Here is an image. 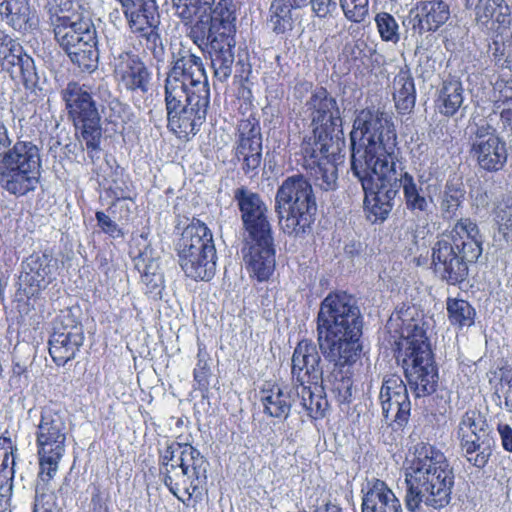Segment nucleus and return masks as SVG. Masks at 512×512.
Masks as SVG:
<instances>
[{
  "label": "nucleus",
  "mask_w": 512,
  "mask_h": 512,
  "mask_svg": "<svg viewBox=\"0 0 512 512\" xmlns=\"http://www.w3.org/2000/svg\"><path fill=\"white\" fill-rule=\"evenodd\" d=\"M351 170L361 183L363 210L368 221L383 223L394 207L400 184L397 181V133L385 112L360 110L350 133Z\"/></svg>",
  "instance_id": "nucleus-1"
},
{
  "label": "nucleus",
  "mask_w": 512,
  "mask_h": 512,
  "mask_svg": "<svg viewBox=\"0 0 512 512\" xmlns=\"http://www.w3.org/2000/svg\"><path fill=\"white\" fill-rule=\"evenodd\" d=\"M316 324L320 349L333 364L328 375L331 391L339 404H350L363 327L353 296L344 291L330 292L320 303Z\"/></svg>",
  "instance_id": "nucleus-2"
},
{
  "label": "nucleus",
  "mask_w": 512,
  "mask_h": 512,
  "mask_svg": "<svg viewBox=\"0 0 512 512\" xmlns=\"http://www.w3.org/2000/svg\"><path fill=\"white\" fill-rule=\"evenodd\" d=\"M176 14L190 25L189 37L208 53L214 81L225 82L234 63L235 11L228 0H172Z\"/></svg>",
  "instance_id": "nucleus-3"
},
{
  "label": "nucleus",
  "mask_w": 512,
  "mask_h": 512,
  "mask_svg": "<svg viewBox=\"0 0 512 512\" xmlns=\"http://www.w3.org/2000/svg\"><path fill=\"white\" fill-rule=\"evenodd\" d=\"M312 133L301 144L302 165L314 184L324 191L337 187V153L330 151L333 134L341 126L336 99L325 87H317L305 103Z\"/></svg>",
  "instance_id": "nucleus-4"
},
{
  "label": "nucleus",
  "mask_w": 512,
  "mask_h": 512,
  "mask_svg": "<svg viewBox=\"0 0 512 512\" xmlns=\"http://www.w3.org/2000/svg\"><path fill=\"white\" fill-rule=\"evenodd\" d=\"M428 331L424 315L416 309L413 312L408 309L394 342V357L416 397L431 395L438 386V365Z\"/></svg>",
  "instance_id": "nucleus-5"
},
{
  "label": "nucleus",
  "mask_w": 512,
  "mask_h": 512,
  "mask_svg": "<svg viewBox=\"0 0 512 512\" xmlns=\"http://www.w3.org/2000/svg\"><path fill=\"white\" fill-rule=\"evenodd\" d=\"M245 233L244 261L251 280L268 282L276 269V247L269 209L261 196L240 187L234 192Z\"/></svg>",
  "instance_id": "nucleus-6"
},
{
  "label": "nucleus",
  "mask_w": 512,
  "mask_h": 512,
  "mask_svg": "<svg viewBox=\"0 0 512 512\" xmlns=\"http://www.w3.org/2000/svg\"><path fill=\"white\" fill-rule=\"evenodd\" d=\"M405 470L410 512H420L422 504L441 509L450 503L454 475L441 450H409Z\"/></svg>",
  "instance_id": "nucleus-7"
},
{
  "label": "nucleus",
  "mask_w": 512,
  "mask_h": 512,
  "mask_svg": "<svg viewBox=\"0 0 512 512\" xmlns=\"http://www.w3.org/2000/svg\"><path fill=\"white\" fill-rule=\"evenodd\" d=\"M225 110L236 120L233 159L240 164L245 175L254 177L262 163L263 134L260 114L247 77L234 82L232 93L225 101Z\"/></svg>",
  "instance_id": "nucleus-8"
},
{
  "label": "nucleus",
  "mask_w": 512,
  "mask_h": 512,
  "mask_svg": "<svg viewBox=\"0 0 512 512\" xmlns=\"http://www.w3.org/2000/svg\"><path fill=\"white\" fill-rule=\"evenodd\" d=\"M482 252L477 224L470 218H460L432 247L431 265L443 281L456 286L467 279L469 266Z\"/></svg>",
  "instance_id": "nucleus-9"
},
{
  "label": "nucleus",
  "mask_w": 512,
  "mask_h": 512,
  "mask_svg": "<svg viewBox=\"0 0 512 512\" xmlns=\"http://www.w3.org/2000/svg\"><path fill=\"white\" fill-rule=\"evenodd\" d=\"M274 208L285 235L305 238L312 231L317 215V201L309 180L301 174L287 177L277 189Z\"/></svg>",
  "instance_id": "nucleus-10"
},
{
  "label": "nucleus",
  "mask_w": 512,
  "mask_h": 512,
  "mask_svg": "<svg viewBox=\"0 0 512 512\" xmlns=\"http://www.w3.org/2000/svg\"><path fill=\"white\" fill-rule=\"evenodd\" d=\"M41 173L40 149L31 141H16L0 159V185L17 198L37 190Z\"/></svg>",
  "instance_id": "nucleus-11"
},
{
  "label": "nucleus",
  "mask_w": 512,
  "mask_h": 512,
  "mask_svg": "<svg viewBox=\"0 0 512 512\" xmlns=\"http://www.w3.org/2000/svg\"><path fill=\"white\" fill-rule=\"evenodd\" d=\"M179 265L187 277L209 281L216 271V248L210 228L193 218L183 229L178 242Z\"/></svg>",
  "instance_id": "nucleus-12"
},
{
  "label": "nucleus",
  "mask_w": 512,
  "mask_h": 512,
  "mask_svg": "<svg viewBox=\"0 0 512 512\" xmlns=\"http://www.w3.org/2000/svg\"><path fill=\"white\" fill-rule=\"evenodd\" d=\"M54 35L68 57L83 71L97 67V32L90 18L80 13L59 16L54 20Z\"/></svg>",
  "instance_id": "nucleus-13"
},
{
  "label": "nucleus",
  "mask_w": 512,
  "mask_h": 512,
  "mask_svg": "<svg viewBox=\"0 0 512 512\" xmlns=\"http://www.w3.org/2000/svg\"><path fill=\"white\" fill-rule=\"evenodd\" d=\"M62 99L78 138L88 153L100 150L102 139L101 115L89 85L77 81L67 83Z\"/></svg>",
  "instance_id": "nucleus-14"
},
{
  "label": "nucleus",
  "mask_w": 512,
  "mask_h": 512,
  "mask_svg": "<svg viewBox=\"0 0 512 512\" xmlns=\"http://www.w3.org/2000/svg\"><path fill=\"white\" fill-rule=\"evenodd\" d=\"M197 90L210 95L203 61L192 53L183 55L174 62L164 81L165 110L197 99Z\"/></svg>",
  "instance_id": "nucleus-15"
},
{
  "label": "nucleus",
  "mask_w": 512,
  "mask_h": 512,
  "mask_svg": "<svg viewBox=\"0 0 512 512\" xmlns=\"http://www.w3.org/2000/svg\"><path fill=\"white\" fill-rule=\"evenodd\" d=\"M126 19L128 29L134 34L144 52L161 60L165 49L158 32L159 7L156 0H116Z\"/></svg>",
  "instance_id": "nucleus-16"
},
{
  "label": "nucleus",
  "mask_w": 512,
  "mask_h": 512,
  "mask_svg": "<svg viewBox=\"0 0 512 512\" xmlns=\"http://www.w3.org/2000/svg\"><path fill=\"white\" fill-rule=\"evenodd\" d=\"M382 414L393 429H402L411 414V402L407 386L397 374L388 375L381 386L379 395Z\"/></svg>",
  "instance_id": "nucleus-17"
},
{
  "label": "nucleus",
  "mask_w": 512,
  "mask_h": 512,
  "mask_svg": "<svg viewBox=\"0 0 512 512\" xmlns=\"http://www.w3.org/2000/svg\"><path fill=\"white\" fill-rule=\"evenodd\" d=\"M111 68L115 82L126 91L141 94L149 91L152 72L138 54L131 50L118 53Z\"/></svg>",
  "instance_id": "nucleus-18"
},
{
  "label": "nucleus",
  "mask_w": 512,
  "mask_h": 512,
  "mask_svg": "<svg viewBox=\"0 0 512 512\" xmlns=\"http://www.w3.org/2000/svg\"><path fill=\"white\" fill-rule=\"evenodd\" d=\"M197 93L200 94L197 99L166 111L167 128L179 139L188 140L195 136L206 120L210 95L202 94L199 90Z\"/></svg>",
  "instance_id": "nucleus-19"
},
{
  "label": "nucleus",
  "mask_w": 512,
  "mask_h": 512,
  "mask_svg": "<svg viewBox=\"0 0 512 512\" xmlns=\"http://www.w3.org/2000/svg\"><path fill=\"white\" fill-rule=\"evenodd\" d=\"M490 127H479L471 144L470 155L480 169L495 173L501 171L508 160L506 142Z\"/></svg>",
  "instance_id": "nucleus-20"
},
{
  "label": "nucleus",
  "mask_w": 512,
  "mask_h": 512,
  "mask_svg": "<svg viewBox=\"0 0 512 512\" xmlns=\"http://www.w3.org/2000/svg\"><path fill=\"white\" fill-rule=\"evenodd\" d=\"M291 379L293 385L323 381L321 356L313 340L302 339L294 348L291 358Z\"/></svg>",
  "instance_id": "nucleus-21"
},
{
  "label": "nucleus",
  "mask_w": 512,
  "mask_h": 512,
  "mask_svg": "<svg viewBox=\"0 0 512 512\" xmlns=\"http://www.w3.org/2000/svg\"><path fill=\"white\" fill-rule=\"evenodd\" d=\"M450 16V6L444 0H420L410 10L412 30L419 36L435 33Z\"/></svg>",
  "instance_id": "nucleus-22"
},
{
  "label": "nucleus",
  "mask_w": 512,
  "mask_h": 512,
  "mask_svg": "<svg viewBox=\"0 0 512 512\" xmlns=\"http://www.w3.org/2000/svg\"><path fill=\"white\" fill-rule=\"evenodd\" d=\"M84 342L82 327L78 324L56 323L49 339V354L57 366H64L75 358Z\"/></svg>",
  "instance_id": "nucleus-23"
},
{
  "label": "nucleus",
  "mask_w": 512,
  "mask_h": 512,
  "mask_svg": "<svg viewBox=\"0 0 512 512\" xmlns=\"http://www.w3.org/2000/svg\"><path fill=\"white\" fill-rule=\"evenodd\" d=\"M458 436L463 448H492L495 438L485 416L477 409L467 410L459 423Z\"/></svg>",
  "instance_id": "nucleus-24"
},
{
  "label": "nucleus",
  "mask_w": 512,
  "mask_h": 512,
  "mask_svg": "<svg viewBox=\"0 0 512 512\" xmlns=\"http://www.w3.org/2000/svg\"><path fill=\"white\" fill-rule=\"evenodd\" d=\"M476 21L492 30L493 41L498 43V37L507 32L511 25V12L505 0H476L473 4Z\"/></svg>",
  "instance_id": "nucleus-25"
},
{
  "label": "nucleus",
  "mask_w": 512,
  "mask_h": 512,
  "mask_svg": "<svg viewBox=\"0 0 512 512\" xmlns=\"http://www.w3.org/2000/svg\"><path fill=\"white\" fill-rule=\"evenodd\" d=\"M170 465L171 470L168 468L169 464L166 463L164 484L178 500L185 503L198 490L200 478H195L193 472L190 471L187 454L179 457V463Z\"/></svg>",
  "instance_id": "nucleus-26"
},
{
  "label": "nucleus",
  "mask_w": 512,
  "mask_h": 512,
  "mask_svg": "<svg viewBox=\"0 0 512 512\" xmlns=\"http://www.w3.org/2000/svg\"><path fill=\"white\" fill-rule=\"evenodd\" d=\"M67 428L65 420L60 415L58 405L51 403L41 412V420L37 433L38 447L55 446L61 448L65 445Z\"/></svg>",
  "instance_id": "nucleus-27"
},
{
  "label": "nucleus",
  "mask_w": 512,
  "mask_h": 512,
  "mask_svg": "<svg viewBox=\"0 0 512 512\" xmlns=\"http://www.w3.org/2000/svg\"><path fill=\"white\" fill-rule=\"evenodd\" d=\"M263 413L271 418L283 421L290 414L293 404L292 391L276 381H266L259 391Z\"/></svg>",
  "instance_id": "nucleus-28"
},
{
  "label": "nucleus",
  "mask_w": 512,
  "mask_h": 512,
  "mask_svg": "<svg viewBox=\"0 0 512 512\" xmlns=\"http://www.w3.org/2000/svg\"><path fill=\"white\" fill-rule=\"evenodd\" d=\"M13 47L0 61V66L12 79L21 82L26 89H32L38 81L34 60L20 43Z\"/></svg>",
  "instance_id": "nucleus-29"
},
{
  "label": "nucleus",
  "mask_w": 512,
  "mask_h": 512,
  "mask_svg": "<svg viewBox=\"0 0 512 512\" xmlns=\"http://www.w3.org/2000/svg\"><path fill=\"white\" fill-rule=\"evenodd\" d=\"M464 92L460 79L448 76L437 89L435 108L441 115L453 117L464 103Z\"/></svg>",
  "instance_id": "nucleus-30"
},
{
  "label": "nucleus",
  "mask_w": 512,
  "mask_h": 512,
  "mask_svg": "<svg viewBox=\"0 0 512 512\" xmlns=\"http://www.w3.org/2000/svg\"><path fill=\"white\" fill-rule=\"evenodd\" d=\"M293 388L300 397L301 405L311 420H319L325 417L329 403L324 391L323 381L293 385Z\"/></svg>",
  "instance_id": "nucleus-31"
},
{
  "label": "nucleus",
  "mask_w": 512,
  "mask_h": 512,
  "mask_svg": "<svg viewBox=\"0 0 512 512\" xmlns=\"http://www.w3.org/2000/svg\"><path fill=\"white\" fill-rule=\"evenodd\" d=\"M362 512H403V509L393 491L383 481L376 480L363 496Z\"/></svg>",
  "instance_id": "nucleus-32"
},
{
  "label": "nucleus",
  "mask_w": 512,
  "mask_h": 512,
  "mask_svg": "<svg viewBox=\"0 0 512 512\" xmlns=\"http://www.w3.org/2000/svg\"><path fill=\"white\" fill-rule=\"evenodd\" d=\"M134 266L141 275L145 295L153 300L160 299L165 281L163 274L158 271L159 267L155 259L148 256L146 252H141L134 258Z\"/></svg>",
  "instance_id": "nucleus-33"
},
{
  "label": "nucleus",
  "mask_w": 512,
  "mask_h": 512,
  "mask_svg": "<svg viewBox=\"0 0 512 512\" xmlns=\"http://www.w3.org/2000/svg\"><path fill=\"white\" fill-rule=\"evenodd\" d=\"M393 100L395 107L401 114L412 111L416 102V88L410 69L407 66L401 67L394 76Z\"/></svg>",
  "instance_id": "nucleus-34"
},
{
  "label": "nucleus",
  "mask_w": 512,
  "mask_h": 512,
  "mask_svg": "<svg viewBox=\"0 0 512 512\" xmlns=\"http://www.w3.org/2000/svg\"><path fill=\"white\" fill-rule=\"evenodd\" d=\"M400 188L403 189L404 201L407 210L413 214H424L428 211L429 201L422 194L421 188L416 184L414 177L409 172H403L397 177Z\"/></svg>",
  "instance_id": "nucleus-35"
},
{
  "label": "nucleus",
  "mask_w": 512,
  "mask_h": 512,
  "mask_svg": "<svg viewBox=\"0 0 512 512\" xmlns=\"http://www.w3.org/2000/svg\"><path fill=\"white\" fill-rule=\"evenodd\" d=\"M0 14L14 30H25L30 20L31 9L28 0H2Z\"/></svg>",
  "instance_id": "nucleus-36"
},
{
  "label": "nucleus",
  "mask_w": 512,
  "mask_h": 512,
  "mask_svg": "<svg viewBox=\"0 0 512 512\" xmlns=\"http://www.w3.org/2000/svg\"><path fill=\"white\" fill-rule=\"evenodd\" d=\"M53 257L47 252H33L25 260V271L31 281L40 286L41 283L49 282L53 271Z\"/></svg>",
  "instance_id": "nucleus-37"
},
{
  "label": "nucleus",
  "mask_w": 512,
  "mask_h": 512,
  "mask_svg": "<svg viewBox=\"0 0 512 512\" xmlns=\"http://www.w3.org/2000/svg\"><path fill=\"white\" fill-rule=\"evenodd\" d=\"M490 383L494 388V396L497 405L512 412V368L508 366L498 367L493 371Z\"/></svg>",
  "instance_id": "nucleus-38"
},
{
  "label": "nucleus",
  "mask_w": 512,
  "mask_h": 512,
  "mask_svg": "<svg viewBox=\"0 0 512 512\" xmlns=\"http://www.w3.org/2000/svg\"><path fill=\"white\" fill-rule=\"evenodd\" d=\"M132 186L131 181L128 178H125L123 174L118 176L116 174V178H114L111 184L106 188V194L113 198L112 203L108 207V212L112 215L116 214V208L120 207V212L125 213V217H128L130 214V208L127 204H121L124 200L133 201V197L131 195L132 190L130 188Z\"/></svg>",
  "instance_id": "nucleus-39"
},
{
  "label": "nucleus",
  "mask_w": 512,
  "mask_h": 512,
  "mask_svg": "<svg viewBox=\"0 0 512 512\" xmlns=\"http://www.w3.org/2000/svg\"><path fill=\"white\" fill-rule=\"evenodd\" d=\"M446 309L452 326L462 329L474 324L476 312L468 301L449 297L446 301Z\"/></svg>",
  "instance_id": "nucleus-40"
},
{
  "label": "nucleus",
  "mask_w": 512,
  "mask_h": 512,
  "mask_svg": "<svg viewBox=\"0 0 512 512\" xmlns=\"http://www.w3.org/2000/svg\"><path fill=\"white\" fill-rule=\"evenodd\" d=\"M291 3L286 0H273L270 7V23L276 34H284L291 29Z\"/></svg>",
  "instance_id": "nucleus-41"
},
{
  "label": "nucleus",
  "mask_w": 512,
  "mask_h": 512,
  "mask_svg": "<svg viewBox=\"0 0 512 512\" xmlns=\"http://www.w3.org/2000/svg\"><path fill=\"white\" fill-rule=\"evenodd\" d=\"M375 24L382 41L397 43L400 39L399 25L395 17L388 12L375 15Z\"/></svg>",
  "instance_id": "nucleus-42"
},
{
  "label": "nucleus",
  "mask_w": 512,
  "mask_h": 512,
  "mask_svg": "<svg viewBox=\"0 0 512 512\" xmlns=\"http://www.w3.org/2000/svg\"><path fill=\"white\" fill-rule=\"evenodd\" d=\"M344 17L351 23L360 24L368 15L369 0H339Z\"/></svg>",
  "instance_id": "nucleus-43"
},
{
  "label": "nucleus",
  "mask_w": 512,
  "mask_h": 512,
  "mask_svg": "<svg viewBox=\"0 0 512 512\" xmlns=\"http://www.w3.org/2000/svg\"><path fill=\"white\" fill-rule=\"evenodd\" d=\"M293 8H302L310 4L314 15L320 19H326L337 11L336 0H289Z\"/></svg>",
  "instance_id": "nucleus-44"
},
{
  "label": "nucleus",
  "mask_w": 512,
  "mask_h": 512,
  "mask_svg": "<svg viewBox=\"0 0 512 512\" xmlns=\"http://www.w3.org/2000/svg\"><path fill=\"white\" fill-rule=\"evenodd\" d=\"M495 221L505 240L512 237V201L500 202L494 211Z\"/></svg>",
  "instance_id": "nucleus-45"
},
{
  "label": "nucleus",
  "mask_w": 512,
  "mask_h": 512,
  "mask_svg": "<svg viewBox=\"0 0 512 512\" xmlns=\"http://www.w3.org/2000/svg\"><path fill=\"white\" fill-rule=\"evenodd\" d=\"M495 106L500 109L512 102V75L499 76L494 83Z\"/></svg>",
  "instance_id": "nucleus-46"
},
{
  "label": "nucleus",
  "mask_w": 512,
  "mask_h": 512,
  "mask_svg": "<svg viewBox=\"0 0 512 512\" xmlns=\"http://www.w3.org/2000/svg\"><path fill=\"white\" fill-rule=\"evenodd\" d=\"M184 454H187L190 471L193 472L195 478L206 479L209 462L206 457L201 454L200 450H182L180 456Z\"/></svg>",
  "instance_id": "nucleus-47"
},
{
  "label": "nucleus",
  "mask_w": 512,
  "mask_h": 512,
  "mask_svg": "<svg viewBox=\"0 0 512 512\" xmlns=\"http://www.w3.org/2000/svg\"><path fill=\"white\" fill-rule=\"evenodd\" d=\"M41 475L50 480L57 471L61 455L56 450H38Z\"/></svg>",
  "instance_id": "nucleus-48"
},
{
  "label": "nucleus",
  "mask_w": 512,
  "mask_h": 512,
  "mask_svg": "<svg viewBox=\"0 0 512 512\" xmlns=\"http://www.w3.org/2000/svg\"><path fill=\"white\" fill-rule=\"evenodd\" d=\"M89 512H113L109 506V494L97 484L91 486Z\"/></svg>",
  "instance_id": "nucleus-49"
},
{
  "label": "nucleus",
  "mask_w": 512,
  "mask_h": 512,
  "mask_svg": "<svg viewBox=\"0 0 512 512\" xmlns=\"http://www.w3.org/2000/svg\"><path fill=\"white\" fill-rule=\"evenodd\" d=\"M32 512H62V508L58 504V496L53 492L37 495Z\"/></svg>",
  "instance_id": "nucleus-50"
},
{
  "label": "nucleus",
  "mask_w": 512,
  "mask_h": 512,
  "mask_svg": "<svg viewBox=\"0 0 512 512\" xmlns=\"http://www.w3.org/2000/svg\"><path fill=\"white\" fill-rule=\"evenodd\" d=\"M95 218L97 221V225L100 228L101 232L108 235L109 237L116 239L124 236L123 230L119 227V225L110 218L103 211H96Z\"/></svg>",
  "instance_id": "nucleus-51"
},
{
  "label": "nucleus",
  "mask_w": 512,
  "mask_h": 512,
  "mask_svg": "<svg viewBox=\"0 0 512 512\" xmlns=\"http://www.w3.org/2000/svg\"><path fill=\"white\" fill-rule=\"evenodd\" d=\"M464 198V192L460 188H451L447 186L442 207L445 213L450 217L454 216Z\"/></svg>",
  "instance_id": "nucleus-52"
},
{
  "label": "nucleus",
  "mask_w": 512,
  "mask_h": 512,
  "mask_svg": "<svg viewBox=\"0 0 512 512\" xmlns=\"http://www.w3.org/2000/svg\"><path fill=\"white\" fill-rule=\"evenodd\" d=\"M49 12L55 15L56 18L59 16H70L73 12L75 5L74 0H49Z\"/></svg>",
  "instance_id": "nucleus-53"
},
{
  "label": "nucleus",
  "mask_w": 512,
  "mask_h": 512,
  "mask_svg": "<svg viewBox=\"0 0 512 512\" xmlns=\"http://www.w3.org/2000/svg\"><path fill=\"white\" fill-rule=\"evenodd\" d=\"M465 457L468 462H470L473 466L482 468L484 467L490 456V450H465Z\"/></svg>",
  "instance_id": "nucleus-54"
},
{
  "label": "nucleus",
  "mask_w": 512,
  "mask_h": 512,
  "mask_svg": "<svg viewBox=\"0 0 512 512\" xmlns=\"http://www.w3.org/2000/svg\"><path fill=\"white\" fill-rule=\"evenodd\" d=\"M210 369H194L193 370V379L197 384V387L201 391H207L210 385Z\"/></svg>",
  "instance_id": "nucleus-55"
},
{
  "label": "nucleus",
  "mask_w": 512,
  "mask_h": 512,
  "mask_svg": "<svg viewBox=\"0 0 512 512\" xmlns=\"http://www.w3.org/2000/svg\"><path fill=\"white\" fill-rule=\"evenodd\" d=\"M19 42L0 29V61L5 59V55L10 52Z\"/></svg>",
  "instance_id": "nucleus-56"
},
{
  "label": "nucleus",
  "mask_w": 512,
  "mask_h": 512,
  "mask_svg": "<svg viewBox=\"0 0 512 512\" xmlns=\"http://www.w3.org/2000/svg\"><path fill=\"white\" fill-rule=\"evenodd\" d=\"M497 431L501 438L503 448H512V428L509 424L499 423Z\"/></svg>",
  "instance_id": "nucleus-57"
},
{
  "label": "nucleus",
  "mask_w": 512,
  "mask_h": 512,
  "mask_svg": "<svg viewBox=\"0 0 512 512\" xmlns=\"http://www.w3.org/2000/svg\"><path fill=\"white\" fill-rule=\"evenodd\" d=\"M500 109V120L503 126L512 130V102L503 105Z\"/></svg>",
  "instance_id": "nucleus-58"
},
{
  "label": "nucleus",
  "mask_w": 512,
  "mask_h": 512,
  "mask_svg": "<svg viewBox=\"0 0 512 512\" xmlns=\"http://www.w3.org/2000/svg\"><path fill=\"white\" fill-rule=\"evenodd\" d=\"M16 446V435L6 429L0 435V448H15Z\"/></svg>",
  "instance_id": "nucleus-59"
},
{
  "label": "nucleus",
  "mask_w": 512,
  "mask_h": 512,
  "mask_svg": "<svg viewBox=\"0 0 512 512\" xmlns=\"http://www.w3.org/2000/svg\"><path fill=\"white\" fill-rule=\"evenodd\" d=\"M175 438V444L178 446V448H194L193 437L189 431L182 432Z\"/></svg>",
  "instance_id": "nucleus-60"
},
{
  "label": "nucleus",
  "mask_w": 512,
  "mask_h": 512,
  "mask_svg": "<svg viewBox=\"0 0 512 512\" xmlns=\"http://www.w3.org/2000/svg\"><path fill=\"white\" fill-rule=\"evenodd\" d=\"M313 87V83L310 81H300L294 86V91L299 93V96L302 97L304 94L308 93Z\"/></svg>",
  "instance_id": "nucleus-61"
},
{
  "label": "nucleus",
  "mask_w": 512,
  "mask_h": 512,
  "mask_svg": "<svg viewBox=\"0 0 512 512\" xmlns=\"http://www.w3.org/2000/svg\"><path fill=\"white\" fill-rule=\"evenodd\" d=\"M165 453L166 454L162 456L163 464L165 467H166V463H168V464H177V462L179 463V458L174 461L173 451L165 450ZM168 468L171 470V465H169Z\"/></svg>",
  "instance_id": "nucleus-62"
},
{
  "label": "nucleus",
  "mask_w": 512,
  "mask_h": 512,
  "mask_svg": "<svg viewBox=\"0 0 512 512\" xmlns=\"http://www.w3.org/2000/svg\"><path fill=\"white\" fill-rule=\"evenodd\" d=\"M194 369H201V370L210 369L207 360L203 356H201L200 352L197 355V363H196V367Z\"/></svg>",
  "instance_id": "nucleus-63"
},
{
  "label": "nucleus",
  "mask_w": 512,
  "mask_h": 512,
  "mask_svg": "<svg viewBox=\"0 0 512 512\" xmlns=\"http://www.w3.org/2000/svg\"><path fill=\"white\" fill-rule=\"evenodd\" d=\"M315 512H342L341 509L332 504H326L325 506L318 507Z\"/></svg>",
  "instance_id": "nucleus-64"
}]
</instances>
